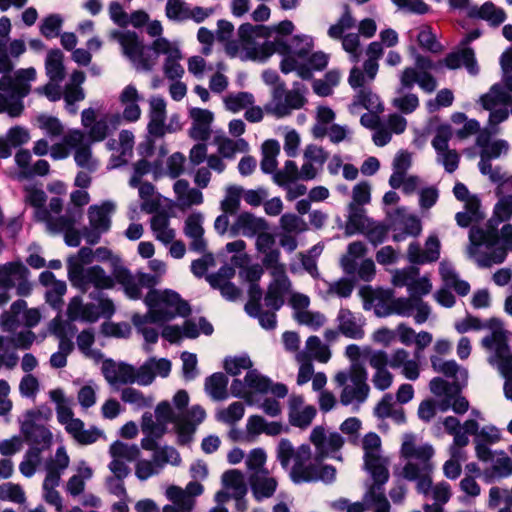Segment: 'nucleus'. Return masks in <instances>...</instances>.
<instances>
[{
  "instance_id": "42",
  "label": "nucleus",
  "mask_w": 512,
  "mask_h": 512,
  "mask_svg": "<svg viewBox=\"0 0 512 512\" xmlns=\"http://www.w3.org/2000/svg\"><path fill=\"white\" fill-rule=\"evenodd\" d=\"M176 203L180 209H187L203 203L202 192L190 186L185 179L177 180L173 185Z\"/></svg>"
},
{
  "instance_id": "53",
  "label": "nucleus",
  "mask_w": 512,
  "mask_h": 512,
  "mask_svg": "<svg viewBox=\"0 0 512 512\" xmlns=\"http://www.w3.org/2000/svg\"><path fill=\"white\" fill-rule=\"evenodd\" d=\"M214 144L217 146L218 154L227 159H233L238 152L244 153L249 150V144L245 139H232L226 135H217Z\"/></svg>"
},
{
  "instance_id": "31",
  "label": "nucleus",
  "mask_w": 512,
  "mask_h": 512,
  "mask_svg": "<svg viewBox=\"0 0 512 512\" xmlns=\"http://www.w3.org/2000/svg\"><path fill=\"white\" fill-rule=\"evenodd\" d=\"M143 100L142 95L134 84L126 85L118 96V101L123 108L122 118L127 122H136L140 119L142 110L139 102Z\"/></svg>"
},
{
  "instance_id": "22",
  "label": "nucleus",
  "mask_w": 512,
  "mask_h": 512,
  "mask_svg": "<svg viewBox=\"0 0 512 512\" xmlns=\"http://www.w3.org/2000/svg\"><path fill=\"white\" fill-rule=\"evenodd\" d=\"M96 111L93 108L81 112V125L87 130L86 137L91 143L103 141L120 122L118 115H105L96 120Z\"/></svg>"
},
{
  "instance_id": "57",
  "label": "nucleus",
  "mask_w": 512,
  "mask_h": 512,
  "mask_svg": "<svg viewBox=\"0 0 512 512\" xmlns=\"http://www.w3.org/2000/svg\"><path fill=\"white\" fill-rule=\"evenodd\" d=\"M221 480L222 486L231 493L232 498H243L247 494V485L241 471L228 470L223 473Z\"/></svg>"
},
{
  "instance_id": "8",
  "label": "nucleus",
  "mask_w": 512,
  "mask_h": 512,
  "mask_svg": "<svg viewBox=\"0 0 512 512\" xmlns=\"http://www.w3.org/2000/svg\"><path fill=\"white\" fill-rule=\"evenodd\" d=\"M489 327L492 329V333L482 339V345L493 353L489 362L497 365L501 375L505 378L504 395L512 401V354L509 353L507 334L498 320L492 319Z\"/></svg>"
},
{
  "instance_id": "33",
  "label": "nucleus",
  "mask_w": 512,
  "mask_h": 512,
  "mask_svg": "<svg viewBox=\"0 0 512 512\" xmlns=\"http://www.w3.org/2000/svg\"><path fill=\"white\" fill-rule=\"evenodd\" d=\"M289 422L292 426L307 428L316 416V408L305 405L301 395H291L289 398Z\"/></svg>"
},
{
  "instance_id": "61",
  "label": "nucleus",
  "mask_w": 512,
  "mask_h": 512,
  "mask_svg": "<svg viewBox=\"0 0 512 512\" xmlns=\"http://www.w3.org/2000/svg\"><path fill=\"white\" fill-rule=\"evenodd\" d=\"M280 153V144L278 141L270 139L262 144V159L260 167L263 173L271 174L276 172L278 165L277 156Z\"/></svg>"
},
{
  "instance_id": "44",
  "label": "nucleus",
  "mask_w": 512,
  "mask_h": 512,
  "mask_svg": "<svg viewBox=\"0 0 512 512\" xmlns=\"http://www.w3.org/2000/svg\"><path fill=\"white\" fill-rule=\"evenodd\" d=\"M65 430L80 445H90L104 436L102 430L96 427L84 428V422L79 418H74L67 423Z\"/></svg>"
},
{
  "instance_id": "14",
  "label": "nucleus",
  "mask_w": 512,
  "mask_h": 512,
  "mask_svg": "<svg viewBox=\"0 0 512 512\" xmlns=\"http://www.w3.org/2000/svg\"><path fill=\"white\" fill-rule=\"evenodd\" d=\"M114 38L121 46L122 53L129 59L135 69L140 71H150L153 69V60L149 52V46H145L139 36L132 31H116L112 33Z\"/></svg>"
},
{
  "instance_id": "13",
  "label": "nucleus",
  "mask_w": 512,
  "mask_h": 512,
  "mask_svg": "<svg viewBox=\"0 0 512 512\" xmlns=\"http://www.w3.org/2000/svg\"><path fill=\"white\" fill-rule=\"evenodd\" d=\"M306 89L295 84L290 90L286 89L285 83L277 84L271 92V99L265 105L264 110L266 113L273 115L276 118H284L294 110H299L307 103L305 97Z\"/></svg>"
},
{
  "instance_id": "28",
  "label": "nucleus",
  "mask_w": 512,
  "mask_h": 512,
  "mask_svg": "<svg viewBox=\"0 0 512 512\" xmlns=\"http://www.w3.org/2000/svg\"><path fill=\"white\" fill-rule=\"evenodd\" d=\"M270 389V379L261 375L257 370H249L244 382L239 379L233 380L230 390L236 397L248 398L254 393L265 394Z\"/></svg>"
},
{
  "instance_id": "7",
  "label": "nucleus",
  "mask_w": 512,
  "mask_h": 512,
  "mask_svg": "<svg viewBox=\"0 0 512 512\" xmlns=\"http://www.w3.org/2000/svg\"><path fill=\"white\" fill-rule=\"evenodd\" d=\"M91 144L82 130L70 129L60 142L51 146V157L55 160L66 159L74 151L76 165L92 173L98 169L99 161L93 156Z\"/></svg>"
},
{
  "instance_id": "32",
  "label": "nucleus",
  "mask_w": 512,
  "mask_h": 512,
  "mask_svg": "<svg viewBox=\"0 0 512 512\" xmlns=\"http://www.w3.org/2000/svg\"><path fill=\"white\" fill-rule=\"evenodd\" d=\"M191 118V127L189 136L196 141H207L211 136V124L214 120V114L207 109L192 108L189 111Z\"/></svg>"
},
{
  "instance_id": "50",
  "label": "nucleus",
  "mask_w": 512,
  "mask_h": 512,
  "mask_svg": "<svg viewBox=\"0 0 512 512\" xmlns=\"http://www.w3.org/2000/svg\"><path fill=\"white\" fill-rule=\"evenodd\" d=\"M70 457L64 446L57 448L55 454L44 463L45 479L60 481L64 471L69 467Z\"/></svg>"
},
{
  "instance_id": "64",
  "label": "nucleus",
  "mask_w": 512,
  "mask_h": 512,
  "mask_svg": "<svg viewBox=\"0 0 512 512\" xmlns=\"http://www.w3.org/2000/svg\"><path fill=\"white\" fill-rule=\"evenodd\" d=\"M64 55L56 49L48 52L45 61L46 74L52 82H61L65 77Z\"/></svg>"
},
{
  "instance_id": "51",
  "label": "nucleus",
  "mask_w": 512,
  "mask_h": 512,
  "mask_svg": "<svg viewBox=\"0 0 512 512\" xmlns=\"http://www.w3.org/2000/svg\"><path fill=\"white\" fill-rule=\"evenodd\" d=\"M491 461L492 465L483 472L487 483L493 482L496 478H506L512 475V459L506 453L496 452Z\"/></svg>"
},
{
  "instance_id": "47",
  "label": "nucleus",
  "mask_w": 512,
  "mask_h": 512,
  "mask_svg": "<svg viewBox=\"0 0 512 512\" xmlns=\"http://www.w3.org/2000/svg\"><path fill=\"white\" fill-rule=\"evenodd\" d=\"M378 73L375 65L365 64L362 66L355 63L351 68L348 76V84L356 91L360 89L369 88V85L374 81Z\"/></svg>"
},
{
  "instance_id": "20",
  "label": "nucleus",
  "mask_w": 512,
  "mask_h": 512,
  "mask_svg": "<svg viewBox=\"0 0 512 512\" xmlns=\"http://www.w3.org/2000/svg\"><path fill=\"white\" fill-rule=\"evenodd\" d=\"M115 210V203L109 200L89 207L88 220L90 228L84 232V237L89 244H96L100 236L110 229L111 215Z\"/></svg>"
},
{
  "instance_id": "37",
  "label": "nucleus",
  "mask_w": 512,
  "mask_h": 512,
  "mask_svg": "<svg viewBox=\"0 0 512 512\" xmlns=\"http://www.w3.org/2000/svg\"><path fill=\"white\" fill-rule=\"evenodd\" d=\"M400 85L398 88L411 90L415 84L427 92L432 93L436 87V79L429 72H420L416 67H406L399 76Z\"/></svg>"
},
{
  "instance_id": "9",
  "label": "nucleus",
  "mask_w": 512,
  "mask_h": 512,
  "mask_svg": "<svg viewBox=\"0 0 512 512\" xmlns=\"http://www.w3.org/2000/svg\"><path fill=\"white\" fill-rule=\"evenodd\" d=\"M380 296L381 298H374V310L377 316L397 314L410 317L414 315L417 324H422L429 318L430 306L419 297L409 295V297L393 298L391 291L381 292Z\"/></svg>"
},
{
  "instance_id": "19",
  "label": "nucleus",
  "mask_w": 512,
  "mask_h": 512,
  "mask_svg": "<svg viewBox=\"0 0 512 512\" xmlns=\"http://www.w3.org/2000/svg\"><path fill=\"white\" fill-rule=\"evenodd\" d=\"M453 136V130L449 124H441L435 131L431 145L436 152V162L442 165L446 172L453 173L457 170L460 155L455 149L449 148V141Z\"/></svg>"
},
{
  "instance_id": "58",
  "label": "nucleus",
  "mask_w": 512,
  "mask_h": 512,
  "mask_svg": "<svg viewBox=\"0 0 512 512\" xmlns=\"http://www.w3.org/2000/svg\"><path fill=\"white\" fill-rule=\"evenodd\" d=\"M149 52L154 54V56L151 55L154 58L153 67L157 64L160 55H163L164 59H172L182 54L179 43L165 37L155 39L149 46Z\"/></svg>"
},
{
  "instance_id": "25",
  "label": "nucleus",
  "mask_w": 512,
  "mask_h": 512,
  "mask_svg": "<svg viewBox=\"0 0 512 512\" xmlns=\"http://www.w3.org/2000/svg\"><path fill=\"white\" fill-rule=\"evenodd\" d=\"M69 274L71 281L83 292L88 290V285H92L97 289H111L114 287L116 281L113 275H108L105 270L98 265L83 270L79 279L76 278L74 269L70 268Z\"/></svg>"
},
{
  "instance_id": "56",
  "label": "nucleus",
  "mask_w": 512,
  "mask_h": 512,
  "mask_svg": "<svg viewBox=\"0 0 512 512\" xmlns=\"http://www.w3.org/2000/svg\"><path fill=\"white\" fill-rule=\"evenodd\" d=\"M52 412L49 408L39 407L27 411L21 420L22 433H29L31 430L40 429L46 426L51 418Z\"/></svg>"
},
{
  "instance_id": "16",
  "label": "nucleus",
  "mask_w": 512,
  "mask_h": 512,
  "mask_svg": "<svg viewBox=\"0 0 512 512\" xmlns=\"http://www.w3.org/2000/svg\"><path fill=\"white\" fill-rule=\"evenodd\" d=\"M113 276L115 280L122 285L124 292L130 299H140L142 288H153L156 286V278L150 277L148 273L138 272L132 274L126 267L120 263L118 257H113Z\"/></svg>"
},
{
  "instance_id": "46",
  "label": "nucleus",
  "mask_w": 512,
  "mask_h": 512,
  "mask_svg": "<svg viewBox=\"0 0 512 512\" xmlns=\"http://www.w3.org/2000/svg\"><path fill=\"white\" fill-rule=\"evenodd\" d=\"M360 108H365L370 112H383L384 110L380 97L370 87L356 91L348 107L352 114H357Z\"/></svg>"
},
{
  "instance_id": "36",
  "label": "nucleus",
  "mask_w": 512,
  "mask_h": 512,
  "mask_svg": "<svg viewBox=\"0 0 512 512\" xmlns=\"http://www.w3.org/2000/svg\"><path fill=\"white\" fill-rule=\"evenodd\" d=\"M76 220L69 215H56L45 227L51 234L64 233V240L68 246L77 247L81 242L80 232L75 229Z\"/></svg>"
},
{
  "instance_id": "40",
  "label": "nucleus",
  "mask_w": 512,
  "mask_h": 512,
  "mask_svg": "<svg viewBox=\"0 0 512 512\" xmlns=\"http://www.w3.org/2000/svg\"><path fill=\"white\" fill-rule=\"evenodd\" d=\"M166 101L160 96H153L149 100L148 131L152 136L161 137L166 131Z\"/></svg>"
},
{
  "instance_id": "5",
  "label": "nucleus",
  "mask_w": 512,
  "mask_h": 512,
  "mask_svg": "<svg viewBox=\"0 0 512 512\" xmlns=\"http://www.w3.org/2000/svg\"><path fill=\"white\" fill-rule=\"evenodd\" d=\"M401 456L406 460L401 476L413 482H418V488L424 490L429 474L434 471V448L428 443H418L412 435L404 437L401 446Z\"/></svg>"
},
{
  "instance_id": "38",
  "label": "nucleus",
  "mask_w": 512,
  "mask_h": 512,
  "mask_svg": "<svg viewBox=\"0 0 512 512\" xmlns=\"http://www.w3.org/2000/svg\"><path fill=\"white\" fill-rule=\"evenodd\" d=\"M248 481L257 501L271 498L278 486L277 478L269 470L249 474Z\"/></svg>"
},
{
  "instance_id": "3",
  "label": "nucleus",
  "mask_w": 512,
  "mask_h": 512,
  "mask_svg": "<svg viewBox=\"0 0 512 512\" xmlns=\"http://www.w3.org/2000/svg\"><path fill=\"white\" fill-rule=\"evenodd\" d=\"M255 247L262 255V264L268 270L271 281L264 296L265 304L280 309L284 296L290 292L292 283L287 275L285 264L280 262V251L276 247L275 237L267 230L256 237Z\"/></svg>"
},
{
  "instance_id": "45",
  "label": "nucleus",
  "mask_w": 512,
  "mask_h": 512,
  "mask_svg": "<svg viewBox=\"0 0 512 512\" xmlns=\"http://www.w3.org/2000/svg\"><path fill=\"white\" fill-rule=\"evenodd\" d=\"M310 450L311 447L307 444L295 448L290 440L282 438L276 447V458L283 469L290 470L291 465L298 462L299 455L303 452L307 454Z\"/></svg>"
},
{
  "instance_id": "41",
  "label": "nucleus",
  "mask_w": 512,
  "mask_h": 512,
  "mask_svg": "<svg viewBox=\"0 0 512 512\" xmlns=\"http://www.w3.org/2000/svg\"><path fill=\"white\" fill-rule=\"evenodd\" d=\"M131 321L136 328L137 332L141 334L146 342L144 349L146 352H151V345L158 341L159 333L155 324H161L160 320L154 319V316L147 311L146 314H133Z\"/></svg>"
},
{
  "instance_id": "48",
  "label": "nucleus",
  "mask_w": 512,
  "mask_h": 512,
  "mask_svg": "<svg viewBox=\"0 0 512 512\" xmlns=\"http://www.w3.org/2000/svg\"><path fill=\"white\" fill-rule=\"evenodd\" d=\"M233 228L244 236L257 237L260 233L268 230V223L263 218L244 212L238 215Z\"/></svg>"
},
{
  "instance_id": "54",
  "label": "nucleus",
  "mask_w": 512,
  "mask_h": 512,
  "mask_svg": "<svg viewBox=\"0 0 512 512\" xmlns=\"http://www.w3.org/2000/svg\"><path fill=\"white\" fill-rule=\"evenodd\" d=\"M150 226L154 237L161 243L167 245L175 239L176 232L171 227L170 219L166 213L155 214L151 218Z\"/></svg>"
},
{
  "instance_id": "18",
  "label": "nucleus",
  "mask_w": 512,
  "mask_h": 512,
  "mask_svg": "<svg viewBox=\"0 0 512 512\" xmlns=\"http://www.w3.org/2000/svg\"><path fill=\"white\" fill-rule=\"evenodd\" d=\"M391 282L395 287H406L410 296L421 299L433 289L430 275L420 276L419 268L414 266L394 270Z\"/></svg>"
},
{
  "instance_id": "52",
  "label": "nucleus",
  "mask_w": 512,
  "mask_h": 512,
  "mask_svg": "<svg viewBox=\"0 0 512 512\" xmlns=\"http://www.w3.org/2000/svg\"><path fill=\"white\" fill-rule=\"evenodd\" d=\"M93 476V469L85 461L79 462L76 474L72 475L65 485V491L72 497H77L85 490L86 481Z\"/></svg>"
},
{
  "instance_id": "24",
  "label": "nucleus",
  "mask_w": 512,
  "mask_h": 512,
  "mask_svg": "<svg viewBox=\"0 0 512 512\" xmlns=\"http://www.w3.org/2000/svg\"><path fill=\"white\" fill-rule=\"evenodd\" d=\"M24 314V323L28 328L35 327L41 320V313L37 308L27 309L26 301L20 299L12 303L9 310L0 316V326L4 332H13L19 325L18 315Z\"/></svg>"
},
{
  "instance_id": "6",
  "label": "nucleus",
  "mask_w": 512,
  "mask_h": 512,
  "mask_svg": "<svg viewBox=\"0 0 512 512\" xmlns=\"http://www.w3.org/2000/svg\"><path fill=\"white\" fill-rule=\"evenodd\" d=\"M333 381L340 389L339 399L344 406H351L353 410H358L369 397L367 371L362 364L350 365L347 369L338 371Z\"/></svg>"
},
{
  "instance_id": "30",
  "label": "nucleus",
  "mask_w": 512,
  "mask_h": 512,
  "mask_svg": "<svg viewBox=\"0 0 512 512\" xmlns=\"http://www.w3.org/2000/svg\"><path fill=\"white\" fill-rule=\"evenodd\" d=\"M336 322L339 332L347 338L360 340L365 335V319L360 313H354L348 308L341 307Z\"/></svg>"
},
{
  "instance_id": "43",
  "label": "nucleus",
  "mask_w": 512,
  "mask_h": 512,
  "mask_svg": "<svg viewBox=\"0 0 512 512\" xmlns=\"http://www.w3.org/2000/svg\"><path fill=\"white\" fill-rule=\"evenodd\" d=\"M415 483L416 491L425 498L433 500L432 505H436L440 509H444L443 505H445L452 496L451 485L443 480L433 484L432 474H429V481L424 490L418 488V482Z\"/></svg>"
},
{
  "instance_id": "21",
  "label": "nucleus",
  "mask_w": 512,
  "mask_h": 512,
  "mask_svg": "<svg viewBox=\"0 0 512 512\" xmlns=\"http://www.w3.org/2000/svg\"><path fill=\"white\" fill-rule=\"evenodd\" d=\"M511 100V95L500 85H494L487 94L481 97L483 108L490 111L489 127L497 129V125L508 118L507 106Z\"/></svg>"
},
{
  "instance_id": "2",
  "label": "nucleus",
  "mask_w": 512,
  "mask_h": 512,
  "mask_svg": "<svg viewBox=\"0 0 512 512\" xmlns=\"http://www.w3.org/2000/svg\"><path fill=\"white\" fill-rule=\"evenodd\" d=\"M498 225H487L486 228L473 226L469 232L468 257L481 268L501 264L512 250V225L505 224L497 232Z\"/></svg>"
},
{
  "instance_id": "59",
  "label": "nucleus",
  "mask_w": 512,
  "mask_h": 512,
  "mask_svg": "<svg viewBox=\"0 0 512 512\" xmlns=\"http://www.w3.org/2000/svg\"><path fill=\"white\" fill-rule=\"evenodd\" d=\"M430 361L437 373L454 378L456 381H465L468 377L467 370L459 366L454 360L445 361L437 356H432Z\"/></svg>"
},
{
  "instance_id": "12",
  "label": "nucleus",
  "mask_w": 512,
  "mask_h": 512,
  "mask_svg": "<svg viewBox=\"0 0 512 512\" xmlns=\"http://www.w3.org/2000/svg\"><path fill=\"white\" fill-rule=\"evenodd\" d=\"M289 476L296 484L318 481L330 484L336 479V469L332 465L323 464L318 455L313 461L310 450L307 454L303 452L299 455L298 462L290 467Z\"/></svg>"
},
{
  "instance_id": "29",
  "label": "nucleus",
  "mask_w": 512,
  "mask_h": 512,
  "mask_svg": "<svg viewBox=\"0 0 512 512\" xmlns=\"http://www.w3.org/2000/svg\"><path fill=\"white\" fill-rule=\"evenodd\" d=\"M361 443L364 452V466L367 471L388 468L389 462L382 455V444L378 434L374 432L367 433Z\"/></svg>"
},
{
  "instance_id": "63",
  "label": "nucleus",
  "mask_w": 512,
  "mask_h": 512,
  "mask_svg": "<svg viewBox=\"0 0 512 512\" xmlns=\"http://www.w3.org/2000/svg\"><path fill=\"white\" fill-rule=\"evenodd\" d=\"M372 219L366 216L365 210L358 207L356 204H349L348 206V217L346 222V233L352 235L355 233H361L365 227H368L369 222Z\"/></svg>"
},
{
  "instance_id": "10",
  "label": "nucleus",
  "mask_w": 512,
  "mask_h": 512,
  "mask_svg": "<svg viewBox=\"0 0 512 512\" xmlns=\"http://www.w3.org/2000/svg\"><path fill=\"white\" fill-rule=\"evenodd\" d=\"M278 41L285 48V51L277 52L283 56L280 64L281 71L285 74L296 71L301 78H310L311 73L306 65V60L314 48L313 37L301 34L292 37L289 44L280 37H278Z\"/></svg>"
},
{
  "instance_id": "62",
  "label": "nucleus",
  "mask_w": 512,
  "mask_h": 512,
  "mask_svg": "<svg viewBox=\"0 0 512 512\" xmlns=\"http://www.w3.org/2000/svg\"><path fill=\"white\" fill-rule=\"evenodd\" d=\"M420 101L416 94L403 88H397L391 105L403 114H411L419 107Z\"/></svg>"
},
{
  "instance_id": "1",
  "label": "nucleus",
  "mask_w": 512,
  "mask_h": 512,
  "mask_svg": "<svg viewBox=\"0 0 512 512\" xmlns=\"http://www.w3.org/2000/svg\"><path fill=\"white\" fill-rule=\"evenodd\" d=\"M26 50L22 40H13L6 47L4 39L0 38V113L10 117L22 114L24 106L22 99L30 92V82L36 79L34 68L20 69L11 77L10 57L18 58Z\"/></svg>"
},
{
  "instance_id": "55",
  "label": "nucleus",
  "mask_w": 512,
  "mask_h": 512,
  "mask_svg": "<svg viewBox=\"0 0 512 512\" xmlns=\"http://www.w3.org/2000/svg\"><path fill=\"white\" fill-rule=\"evenodd\" d=\"M469 17L479 18L489 22L494 26L502 24L506 19V13L502 8L494 3L487 1L482 6H475L469 10Z\"/></svg>"
},
{
  "instance_id": "4",
  "label": "nucleus",
  "mask_w": 512,
  "mask_h": 512,
  "mask_svg": "<svg viewBox=\"0 0 512 512\" xmlns=\"http://www.w3.org/2000/svg\"><path fill=\"white\" fill-rule=\"evenodd\" d=\"M270 35L271 29L264 25L242 24L238 28V39L227 43L226 52L243 61H265L272 54L285 51L278 37L267 40Z\"/></svg>"
},
{
  "instance_id": "35",
  "label": "nucleus",
  "mask_w": 512,
  "mask_h": 512,
  "mask_svg": "<svg viewBox=\"0 0 512 512\" xmlns=\"http://www.w3.org/2000/svg\"><path fill=\"white\" fill-rule=\"evenodd\" d=\"M102 373L110 385L135 383L134 366L124 362L106 360L102 365Z\"/></svg>"
},
{
  "instance_id": "17",
  "label": "nucleus",
  "mask_w": 512,
  "mask_h": 512,
  "mask_svg": "<svg viewBox=\"0 0 512 512\" xmlns=\"http://www.w3.org/2000/svg\"><path fill=\"white\" fill-rule=\"evenodd\" d=\"M15 288L19 296H28L32 292L30 271L21 261L0 264V289Z\"/></svg>"
},
{
  "instance_id": "26",
  "label": "nucleus",
  "mask_w": 512,
  "mask_h": 512,
  "mask_svg": "<svg viewBox=\"0 0 512 512\" xmlns=\"http://www.w3.org/2000/svg\"><path fill=\"white\" fill-rule=\"evenodd\" d=\"M441 243L437 235L427 237L424 246L411 242L407 249V259L410 263L424 265L436 262L440 258Z\"/></svg>"
},
{
  "instance_id": "15",
  "label": "nucleus",
  "mask_w": 512,
  "mask_h": 512,
  "mask_svg": "<svg viewBox=\"0 0 512 512\" xmlns=\"http://www.w3.org/2000/svg\"><path fill=\"white\" fill-rule=\"evenodd\" d=\"M24 201L34 209V219L45 226L56 216L63 208L62 200L58 197L50 199L46 206L47 195L45 191L36 184L24 186Z\"/></svg>"
},
{
  "instance_id": "34",
  "label": "nucleus",
  "mask_w": 512,
  "mask_h": 512,
  "mask_svg": "<svg viewBox=\"0 0 512 512\" xmlns=\"http://www.w3.org/2000/svg\"><path fill=\"white\" fill-rule=\"evenodd\" d=\"M85 78L84 72L75 70L72 72L69 82L64 87L62 96L64 98L65 108L71 115L77 113L78 108L75 104L85 99V91L81 86Z\"/></svg>"
},
{
  "instance_id": "39",
  "label": "nucleus",
  "mask_w": 512,
  "mask_h": 512,
  "mask_svg": "<svg viewBox=\"0 0 512 512\" xmlns=\"http://www.w3.org/2000/svg\"><path fill=\"white\" fill-rule=\"evenodd\" d=\"M204 217L201 213L190 214L184 223V234L190 239L189 247L196 252H204L206 250V240L204 238Z\"/></svg>"
},
{
  "instance_id": "27",
  "label": "nucleus",
  "mask_w": 512,
  "mask_h": 512,
  "mask_svg": "<svg viewBox=\"0 0 512 512\" xmlns=\"http://www.w3.org/2000/svg\"><path fill=\"white\" fill-rule=\"evenodd\" d=\"M309 439L316 449L318 458L322 460L339 451L344 445V438L340 433L326 431L322 426L314 427Z\"/></svg>"
},
{
  "instance_id": "49",
  "label": "nucleus",
  "mask_w": 512,
  "mask_h": 512,
  "mask_svg": "<svg viewBox=\"0 0 512 512\" xmlns=\"http://www.w3.org/2000/svg\"><path fill=\"white\" fill-rule=\"evenodd\" d=\"M443 64L449 69H457L463 65L471 75H476L479 71L474 51L469 47L448 54L443 60Z\"/></svg>"
},
{
  "instance_id": "11",
  "label": "nucleus",
  "mask_w": 512,
  "mask_h": 512,
  "mask_svg": "<svg viewBox=\"0 0 512 512\" xmlns=\"http://www.w3.org/2000/svg\"><path fill=\"white\" fill-rule=\"evenodd\" d=\"M144 303L154 319L162 323L176 316L185 317L190 313L188 303L172 290L151 289L144 298Z\"/></svg>"
},
{
  "instance_id": "60",
  "label": "nucleus",
  "mask_w": 512,
  "mask_h": 512,
  "mask_svg": "<svg viewBox=\"0 0 512 512\" xmlns=\"http://www.w3.org/2000/svg\"><path fill=\"white\" fill-rule=\"evenodd\" d=\"M228 378L221 372L207 377L205 380V391L215 401H222L228 398Z\"/></svg>"
},
{
  "instance_id": "23",
  "label": "nucleus",
  "mask_w": 512,
  "mask_h": 512,
  "mask_svg": "<svg viewBox=\"0 0 512 512\" xmlns=\"http://www.w3.org/2000/svg\"><path fill=\"white\" fill-rule=\"evenodd\" d=\"M373 482L368 486L363 500L366 505L373 509V512L388 511L391 505L385 494V484L389 479L388 468L368 470Z\"/></svg>"
}]
</instances>
